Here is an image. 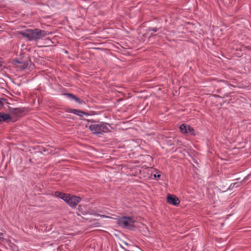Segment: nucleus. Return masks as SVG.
I'll return each instance as SVG.
<instances>
[{
	"instance_id": "obj_4",
	"label": "nucleus",
	"mask_w": 251,
	"mask_h": 251,
	"mask_svg": "<svg viewBox=\"0 0 251 251\" xmlns=\"http://www.w3.org/2000/svg\"><path fill=\"white\" fill-rule=\"evenodd\" d=\"M179 129L182 133H187L191 135H195L194 129L189 125L184 124H182L179 126Z\"/></svg>"
},
{
	"instance_id": "obj_12",
	"label": "nucleus",
	"mask_w": 251,
	"mask_h": 251,
	"mask_svg": "<svg viewBox=\"0 0 251 251\" xmlns=\"http://www.w3.org/2000/svg\"><path fill=\"white\" fill-rule=\"evenodd\" d=\"M90 214H92V215H95V216H100V217H103V218H110L109 216H106V215H100V214H97L93 211H90Z\"/></svg>"
},
{
	"instance_id": "obj_8",
	"label": "nucleus",
	"mask_w": 251,
	"mask_h": 251,
	"mask_svg": "<svg viewBox=\"0 0 251 251\" xmlns=\"http://www.w3.org/2000/svg\"><path fill=\"white\" fill-rule=\"evenodd\" d=\"M12 119L9 114L0 112V123L8 122Z\"/></svg>"
},
{
	"instance_id": "obj_11",
	"label": "nucleus",
	"mask_w": 251,
	"mask_h": 251,
	"mask_svg": "<svg viewBox=\"0 0 251 251\" xmlns=\"http://www.w3.org/2000/svg\"><path fill=\"white\" fill-rule=\"evenodd\" d=\"M10 111L14 114H15L16 115H18L21 113V110L20 109L16 108H12L10 110Z\"/></svg>"
},
{
	"instance_id": "obj_20",
	"label": "nucleus",
	"mask_w": 251,
	"mask_h": 251,
	"mask_svg": "<svg viewBox=\"0 0 251 251\" xmlns=\"http://www.w3.org/2000/svg\"><path fill=\"white\" fill-rule=\"evenodd\" d=\"M3 239V233L0 232V241H2Z\"/></svg>"
},
{
	"instance_id": "obj_5",
	"label": "nucleus",
	"mask_w": 251,
	"mask_h": 251,
	"mask_svg": "<svg viewBox=\"0 0 251 251\" xmlns=\"http://www.w3.org/2000/svg\"><path fill=\"white\" fill-rule=\"evenodd\" d=\"M47 35V31L40 29H35V41L42 39Z\"/></svg>"
},
{
	"instance_id": "obj_2",
	"label": "nucleus",
	"mask_w": 251,
	"mask_h": 251,
	"mask_svg": "<svg viewBox=\"0 0 251 251\" xmlns=\"http://www.w3.org/2000/svg\"><path fill=\"white\" fill-rule=\"evenodd\" d=\"M134 223L135 221L129 217H122L117 220V223L120 226L129 229H133Z\"/></svg>"
},
{
	"instance_id": "obj_22",
	"label": "nucleus",
	"mask_w": 251,
	"mask_h": 251,
	"mask_svg": "<svg viewBox=\"0 0 251 251\" xmlns=\"http://www.w3.org/2000/svg\"><path fill=\"white\" fill-rule=\"evenodd\" d=\"M2 66L1 62L0 61V67Z\"/></svg>"
},
{
	"instance_id": "obj_13",
	"label": "nucleus",
	"mask_w": 251,
	"mask_h": 251,
	"mask_svg": "<svg viewBox=\"0 0 251 251\" xmlns=\"http://www.w3.org/2000/svg\"><path fill=\"white\" fill-rule=\"evenodd\" d=\"M70 196L67 194H64V196H62L61 199L63 200L65 202L67 203L68 201V199L69 198Z\"/></svg>"
},
{
	"instance_id": "obj_15",
	"label": "nucleus",
	"mask_w": 251,
	"mask_h": 251,
	"mask_svg": "<svg viewBox=\"0 0 251 251\" xmlns=\"http://www.w3.org/2000/svg\"><path fill=\"white\" fill-rule=\"evenodd\" d=\"M66 95L67 96V97L68 98L74 100L76 98V96H75L74 95L72 94H66Z\"/></svg>"
},
{
	"instance_id": "obj_21",
	"label": "nucleus",
	"mask_w": 251,
	"mask_h": 251,
	"mask_svg": "<svg viewBox=\"0 0 251 251\" xmlns=\"http://www.w3.org/2000/svg\"><path fill=\"white\" fill-rule=\"evenodd\" d=\"M160 176V175H156L155 174L154 175V177H159Z\"/></svg>"
},
{
	"instance_id": "obj_6",
	"label": "nucleus",
	"mask_w": 251,
	"mask_h": 251,
	"mask_svg": "<svg viewBox=\"0 0 251 251\" xmlns=\"http://www.w3.org/2000/svg\"><path fill=\"white\" fill-rule=\"evenodd\" d=\"M80 198L76 196H70L67 203L72 207H75L80 201Z\"/></svg>"
},
{
	"instance_id": "obj_17",
	"label": "nucleus",
	"mask_w": 251,
	"mask_h": 251,
	"mask_svg": "<svg viewBox=\"0 0 251 251\" xmlns=\"http://www.w3.org/2000/svg\"><path fill=\"white\" fill-rule=\"evenodd\" d=\"M4 101H5L4 99H0V109L3 106Z\"/></svg>"
},
{
	"instance_id": "obj_19",
	"label": "nucleus",
	"mask_w": 251,
	"mask_h": 251,
	"mask_svg": "<svg viewBox=\"0 0 251 251\" xmlns=\"http://www.w3.org/2000/svg\"><path fill=\"white\" fill-rule=\"evenodd\" d=\"M150 30H152L154 32H156L157 31V28H152L149 29Z\"/></svg>"
},
{
	"instance_id": "obj_9",
	"label": "nucleus",
	"mask_w": 251,
	"mask_h": 251,
	"mask_svg": "<svg viewBox=\"0 0 251 251\" xmlns=\"http://www.w3.org/2000/svg\"><path fill=\"white\" fill-rule=\"evenodd\" d=\"M16 62L18 63L19 65V67H21L23 69H26L28 67V63L27 62H20L19 61L16 60Z\"/></svg>"
},
{
	"instance_id": "obj_3",
	"label": "nucleus",
	"mask_w": 251,
	"mask_h": 251,
	"mask_svg": "<svg viewBox=\"0 0 251 251\" xmlns=\"http://www.w3.org/2000/svg\"><path fill=\"white\" fill-rule=\"evenodd\" d=\"M20 34L28 41H35V29H27L20 32Z\"/></svg>"
},
{
	"instance_id": "obj_7",
	"label": "nucleus",
	"mask_w": 251,
	"mask_h": 251,
	"mask_svg": "<svg viewBox=\"0 0 251 251\" xmlns=\"http://www.w3.org/2000/svg\"><path fill=\"white\" fill-rule=\"evenodd\" d=\"M167 201L168 203L174 205H178L180 202L179 199L176 197L171 195H168L167 196Z\"/></svg>"
},
{
	"instance_id": "obj_14",
	"label": "nucleus",
	"mask_w": 251,
	"mask_h": 251,
	"mask_svg": "<svg viewBox=\"0 0 251 251\" xmlns=\"http://www.w3.org/2000/svg\"><path fill=\"white\" fill-rule=\"evenodd\" d=\"M64 193H62L59 192H56L55 193V195L56 197L62 198V196H64Z\"/></svg>"
},
{
	"instance_id": "obj_16",
	"label": "nucleus",
	"mask_w": 251,
	"mask_h": 251,
	"mask_svg": "<svg viewBox=\"0 0 251 251\" xmlns=\"http://www.w3.org/2000/svg\"><path fill=\"white\" fill-rule=\"evenodd\" d=\"M74 100H75L76 102L78 103H80V104H82L83 103V101L81 100L80 99H79L78 98L76 97L75 98V99Z\"/></svg>"
},
{
	"instance_id": "obj_18",
	"label": "nucleus",
	"mask_w": 251,
	"mask_h": 251,
	"mask_svg": "<svg viewBox=\"0 0 251 251\" xmlns=\"http://www.w3.org/2000/svg\"><path fill=\"white\" fill-rule=\"evenodd\" d=\"M238 182H236V183H232L230 186V187H238Z\"/></svg>"
},
{
	"instance_id": "obj_1",
	"label": "nucleus",
	"mask_w": 251,
	"mask_h": 251,
	"mask_svg": "<svg viewBox=\"0 0 251 251\" xmlns=\"http://www.w3.org/2000/svg\"><path fill=\"white\" fill-rule=\"evenodd\" d=\"M88 126L91 132L97 135L102 134L109 131L107 124L103 122H93Z\"/></svg>"
},
{
	"instance_id": "obj_10",
	"label": "nucleus",
	"mask_w": 251,
	"mask_h": 251,
	"mask_svg": "<svg viewBox=\"0 0 251 251\" xmlns=\"http://www.w3.org/2000/svg\"><path fill=\"white\" fill-rule=\"evenodd\" d=\"M71 112L73 113H74L80 117H83V115H84V112L81 111H79V110H76V109H72L71 110Z\"/></svg>"
}]
</instances>
